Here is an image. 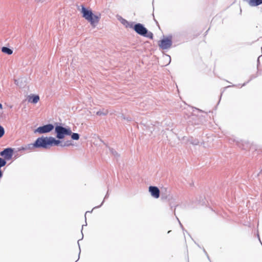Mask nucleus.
Listing matches in <instances>:
<instances>
[{"label":"nucleus","instance_id":"1","mask_svg":"<svg viewBox=\"0 0 262 262\" xmlns=\"http://www.w3.org/2000/svg\"><path fill=\"white\" fill-rule=\"evenodd\" d=\"M60 143L59 140L55 139L53 137H41L38 138L35 142L28 145L29 148H42L48 149L53 145H58Z\"/></svg>","mask_w":262,"mask_h":262},{"label":"nucleus","instance_id":"2","mask_svg":"<svg viewBox=\"0 0 262 262\" xmlns=\"http://www.w3.org/2000/svg\"><path fill=\"white\" fill-rule=\"evenodd\" d=\"M80 12L82 17L89 21L93 27H95L100 20V14L98 15L94 14L91 10L86 9L83 6H81Z\"/></svg>","mask_w":262,"mask_h":262},{"label":"nucleus","instance_id":"3","mask_svg":"<svg viewBox=\"0 0 262 262\" xmlns=\"http://www.w3.org/2000/svg\"><path fill=\"white\" fill-rule=\"evenodd\" d=\"M135 31L139 34L147 37L150 39L153 38V34L149 32L141 24H137L134 27Z\"/></svg>","mask_w":262,"mask_h":262},{"label":"nucleus","instance_id":"4","mask_svg":"<svg viewBox=\"0 0 262 262\" xmlns=\"http://www.w3.org/2000/svg\"><path fill=\"white\" fill-rule=\"evenodd\" d=\"M55 132L57 134L56 137L58 139H63L66 135H71L72 131L69 128H66L61 126H57L55 127Z\"/></svg>","mask_w":262,"mask_h":262},{"label":"nucleus","instance_id":"5","mask_svg":"<svg viewBox=\"0 0 262 262\" xmlns=\"http://www.w3.org/2000/svg\"><path fill=\"white\" fill-rule=\"evenodd\" d=\"M158 45L160 48L165 50L169 48L172 45L171 37H165L160 40Z\"/></svg>","mask_w":262,"mask_h":262},{"label":"nucleus","instance_id":"6","mask_svg":"<svg viewBox=\"0 0 262 262\" xmlns=\"http://www.w3.org/2000/svg\"><path fill=\"white\" fill-rule=\"evenodd\" d=\"M54 128V126L52 124H49L40 126L36 129V132L40 134L47 133L51 132Z\"/></svg>","mask_w":262,"mask_h":262},{"label":"nucleus","instance_id":"7","mask_svg":"<svg viewBox=\"0 0 262 262\" xmlns=\"http://www.w3.org/2000/svg\"><path fill=\"white\" fill-rule=\"evenodd\" d=\"M0 155L4 157L5 161L10 160L13 155V150L10 148H6L1 152Z\"/></svg>","mask_w":262,"mask_h":262},{"label":"nucleus","instance_id":"8","mask_svg":"<svg viewBox=\"0 0 262 262\" xmlns=\"http://www.w3.org/2000/svg\"><path fill=\"white\" fill-rule=\"evenodd\" d=\"M149 191L150 192L151 195L156 198L158 199L160 196V190L158 187L156 186H150L149 187Z\"/></svg>","mask_w":262,"mask_h":262},{"label":"nucleus","instance_id":"9","mask_svg":"<svg viewBox=\"0 0 262 262\" xmlns=\"http://www.w3.org/2000/svg\"><path fill=\"white\" fill-rule=\"evenodd\" d=\"M249 5L252 7H255L262 4V0H248Z\"/></svg>","mask_w":262,"mask_h":262},{"label":"nucleus","instance_id":"10","mask_svg":"<svg viewBox=\"0 0 262 262\" xmlns=\"http://www.w3.org/2000/svg\"><path fill=\"white\" fill-rule=\"evenodd\" d=\"M39 100V97L38 95H32L30 96L28 99V101L30 102L35 104Z\"/></svg>","mask_w":262,"mask_h":262},{"label":"nucleus","instance_id":"11","mask_svg":"<svg viewBox=\"0 0 262 262\" xmlns=\"http://www.w3.org/2000/svg\"><path fill=\"white\" fill-rule=\"evenodd\" d=\"M121 23L126 28H132L133 27V25L132 24L129 23L125 19L120 17L119 19Z\"/></svg>","mask_w":262,"mask_h":262},{"label":"nucleus","instance_id":"12","mask_svg":"<svg viewBox=\"0 0 262 262\" xmlns=\"http://www.w3.org/2000/svg\"><path fill=\"white\" fill-rule=\"evenodd\" d=\"M2 51L8 55H11L13 53V51L11 49L5 47L2 48Z\"/></svg>","mask_w":262,"mask_h":262},{"label":"nucleus","instance_id":"13","mask_svg":"<svg viewBox=\"0 0 262 262\" xmlns=\"http://www.w3.org/2000/svg\"><path fill=\"white\" fill-rule=\"evenodd\" d=\"M71 137H72V138L73 140H78L79 138V135L77 133H73L72 134V136Z\"/></svg>","mask_w":262,"mask_h":262},{"label":"nucleus","instance_id":"14","mask_svg":"<svg viewBox=\"0 0 262 262\" xmlns=\"http://www.w3.org/2000/svg\"><path fill=\"white\" fill-rule=\"evenodd\" d=\"M5 134V130L3 126L0 125V138H2Z\"/></svg>","mask_w":262,"mask_h":262},{"label":"nucleus","instance_id":"15","mask_svg":"<svg viewBox=\"0 0 262 262\" xmlns=\"http://www.w3.org/2000/svg\"><path fill=\"white\" fill-rule=\"evenodd\" d=\"M71 145H72V143L68 141L65 143L64 146H70Z\"/></svg>","mask_w":262,"mask_h":262},{"label":"nucleus","instance_id":"16","mask_svg":"<svg viewBox=\"0 0 262 262\" xmlns=\"http://www.w3.org/2000/svg\"><path fill=\"white\" fill-rule=\"evenodd\" d=\"M3 108V106L2 105V104L0 103V109H2Z\"/></svg>","mask_w":262,"mask_h":262},{"label":"nucleus","instance_id":"17","mask_svg":"<svg viewBox=\"0 0 262 262\" xmlns=\"http://www.w3.org/2000/svg\"><path fill=\"white\" fill-rule=\"evenodd\" d=\"M98 115H100L101 114L99 112H97V113Z\"/></svg>","mask_w":262,"mask_h":262}]
</instances>
